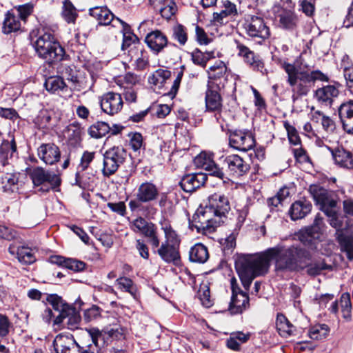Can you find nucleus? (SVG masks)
<instances>
[{
	"instance_id": "1",
	"label": "nucleus",
	"mask_w": 353,
	"mask_h": 353,
	"mask_svg": "<svg viewBox=\"0 0 353 353\" xmlns=\"http://www.w3.org/2000/svg\"><path fill=\"white\" fill-rule=\"evenodd\" d=\"M307 256L308 250L301 246L278 244L258 254L240 255L235 268L243 287L248 290L256 277L268 272L271 260H274L276 271L300 272L302 271V261Z\"/></svg>"
},
{
	"instance_id": "2",
	"label": "nucleus",
	"mask_w": 353,
	"mask_h": 353,
	"mask_svg": "<svg viewBox=\"0 0 353 353\" xmlns=\"http://www.w3.org/2000/svg\"><path fill=\"white\" fill-rule=\"evenodd\" d=\"M303 61L302 54L296 60L294 64L288 63L285 59H279L277 61V63L288 75L287 82L291 88L292 99L294 102L301 97L306 96L311 88L305 71L302 70Z\"/></svg>"
},
{
	"instance_id": "3",
	"label": "nucleus",
	"mask_w": 353,
	"mask_h": 353,
	"mask_svg": "<svg viewBox=\"0 0 353 353\" xmlns=\"http://www.w3.org/2000/svg\"><path fill=\"white\" fill-rule=\"evenodd\" d=\"M33 46L39 57L50 63L63 60L65 53L54 35L48 30L40 32Z\"/></svg>"
},
{
	"instance_id": "4",
	"label": "nucleus",
	"mask_w": 353,
	"mask_h": 353,
	"mask_svg": "<svg viewBox=\"0 0 353 353\" xmlns=\"http://www.w3.org/2000/svg\"><path fill=\"white\" fill-rule=\"evenodd\" d=\"M223 223L216 215L208 203L204 207L197 209L190 222L191 227H194L198 232L204 234H211L216 228Z\"/></svg>"
},
{
	"instance_id": "5",
	"label": "nucleus",
	"mask_w": 353,
	"mask_h": 353,
	"mask_svg": "<svg viewBox=\"0 0 353 353\" xmlns=\"http://www.w3.org/2000/svg\"><path fill=\"white\" fill-rule=\"evenodd\" d=\"M26 175L30 179L34 187L40 186L39 191L48 192L61 185L60 176L53 172L46 170L41 167L27 168Z\"/></svg>"
},
{
	"instance_id": "6",
	"label": "nucleus",
	"mask_w": 353,
	"mask_h": 353,
	"mask_svg": "<svg viewBox=\"0 0 353 353\" xmlns=\"http://www.w3.org/2000/svg\"><path fill=\"white\" fill-rule=\"evenodd\" d=\"M308 191L316 205L324 214H330L337 208L336 196L334 192L327 190L319 185H311Z\"/></svg>"
},
{
	"instance_id": "7",
	"label": "nucleus",
	"mask_w": 353,
	"mask_h": 353,
	"mask_svg": "<svg viewBox=\"0 0 353 353\" xmlns=\"http://www.w3.org/2000/svg\"><path fill=\"white\" fill-rule=\"evenodd\" d=\"M130 228L134 232H139L147 238L153 250L159 247V236L157 228L154 223L148 222L142 217H138L132 221Z\"/></svg>"
},
{
	"instance_id": "8",
	"label": "nucleus",
	"mask_w": 353,
	"mask_h": 353,
	"mask_svg": "<svg viewBox=\"0 0 353 353\" xmlns=\"http://www.w3.org/2000/svg\"><path fill=\"white\" fill-rule=\"evenodd\" d=\"M126 152L122 148L113 147L107 150L103 154V174L105 176L113 174L124 162Z\"/></svg>"
},
{
	"instance_id": "9",
	"label": "nucleus",
	"mask_w": 353,
	"mask_h": 353,
	"mask_svg": "<svg viewBox=\"0 0 353 353\" xmlns=\"http://www.w3.org/2000/svg\"><path fill=\"white\" fill-rule=\"evenodd\" d=\"M246 34L252 38L262 41L269 38L270 32L262 17L252 15L245 19L243 24Z\"/></svg>"
},
{
	"instance_id": "10",
	"label": "nucleus",
	"mask_w": 353,
	"mask_h": 353,
	"mask_svg": "<svg viewBox=\"0 0 353 353\" xmlns=\"http://www.w3.org/2000/svg\"><path fill=\"white\" fill-rule=\"evenodd\" d=\"M323 219L320 214L316 216L313 224L299 231L298 238L305 245L312 247L314 241L319 239L324 230Z\"/></svg>"
},
{
	"instance_id": "11",
	"label": "nucleus",
	"mask_w": 353,
	"mask_h": 353,
	"mask_svg": "<svg viewBox=\"0 0 353 353\" xmlns=\"http://www.w3.org/2000/svg\"><path fill=\"white\" fill-rule=\"evenodd\" d=\"M221 88L217 83L208 81L205 95V109L207 112H220L222 109V97Z\"/></svg>"
},
{
	"instance_id": "12",
	"label": "nucleus",
	"mask_w": 353,
	"mask_h": 353,
	"mask_svg": "<svg viewBox=\"0 0 353 353\" xmlns=\"http://www.w3.org/2000/svg\"><path fill=\"white\" fill-rule=\"evenodd\" d=\"M229 143L233 148L245 152L252 149L255 140L249 131L236 130L230 133Z\"/></svg>"
},
{
	"instance_id": "13",
	"label": "nucleus",
	"mask_w": 353,
	"mask_h": 353,
	"mask_svg": "<svg viewBox=\"0 0 353 353\" xmlns=\"http://www.w3.org/2000/svg\"><path fill=\"white\" fill-rule=\"evenodd\" d=\"M21 20L22 5H19L6 13L2 24V32L8 34L19 31Z\"/></svg>"
},
{
	"instance_id": "14",
	"label": "nucleus",
	"mask_w": 353,
	"mask_h": 353,
	"mask_svg": "<svg viewBox=\"0 0 353 353\" xmlns=\"http://www.w3.org/2000/svg\"><path fill=\"white\" fill-rule=\"evenodd\" d=\"M123 105L121 95L116 92H106L100 99L101 110L109 115H114L119 112L123 108Z\"/></svg>"
},
{
	"instance_id": "15",
	"label": "nucleus",
	"mask_w": 353,
	"mask_h": 353,
	"mask_svg": "<svg viewBox=\"0 0 353 353\" xmlns=\"http://www.w3.org/2000/svg\"><path fill=\"white\" fill-rule=\"evenodd\" d=\"M208 205L214 212L224 222L227 214L230 210V204L229 199L224 194L214 193L208 198Z\"/></svg>"
},
{
	"instance_id": "16",
	"label": "nucleus",
	"mask_w": 353,
	"mask_h": 353,
	"mask_svg": "<svg viewBox=\"0 0 353 353\" xmlns=\"http://www.w3.org/2000/svg\"><path fill=\"white\" fill-rule=\"evenodd\" d=\"M92 343L96 347H99V339L103 337V339H111L112 340L120 339L123 335V330L120 326L114 327H106L101 332L97 328L87 330Z\"/></svg>"
},
{
	"instance_id": "17",
	"label": "nucleus",
	"mask_w": 353,
	"mask_h": 353,
	"mask_svg": "<svg viewBox=\"0 0 353 353\" xmlns=\"http://www.w3.org/2000/svg\"><path fill=\"white\" fill-rule=\"evenodd\" d=\"M236 48L239 50L238 54L243 59L245 63L253 70L263 72L264 64L259 56L256 55L253 51L250 50L247 46L240 42L236 41Z\"/></svg>"
},
{
	"instance_id": "18",
	"label": "nucleus",
	"mask_w": 353,
	"mask_h": 353,
	"mask_svg": "<svg viewBox=\"0 0 353 353\" xmlns=\"http://www.w3.org/2000/svg\"><path fill=\"white\" fill-rule=\"evenodd\" d=\"M223 162L227 166L230 174L234 176H243L250 169V164L237 154L227 156Z\"/></svg>"
},
{
	"instance_id": "19",
	"label": "nucleus",
	"mask_w": 353,
	"mask_h": 353,
	"mask_svg": "<svg viewBox=\"0 0 353 353\" xmlns=\"http://www.w3.org/2000/svg\"><path fill=\"white\" fill-rule=\"evenodd\" d=\"M156 252L165 263L177 265L180 262L179 248L174 245L168 244V242H162L157 248Z\"/></svg>"
},
{
	"instance_id": "20",
	"label": "nucleus",
	"mask_w": 353,
	"mask_h": 353,
	"mask_svg": "<svg viewBox=\"0 0 353 353\" xmlns=\"http://www.w3.org/2000/svg\"><path fill=\"white\" fill-rule=\"evenodd\" d=\"M145 42L149 48L157 54L167 46L168 41L163 32L161 30H155L146 35Z\"/></svg>"
},
{
	"instance_id": "21",
	"label": "nucleus",
	"mask_w": 353,
	"mask_h": 353,
	"mask_svg": "<svg viewBox=\"0 0 353 353\" xmlns=\"http://www.w3.org/2000/svg\"><path fill=\"white\" fill-rule=\"evenodd\" d=\"M311 259V254L308 251V256L302 261V270H305L306 274L312 277L320 275L323 271L331 270L332 266L327 265L324 259L312 260L308 263Z\"/></svg>"
},
{
	"instance_id": "22",
	"label": "nucleus",
	"mask_w": 353,
	"mask_h": 353,
	"mask_svg": "<svg viewBox=\"0 0 353 353\" xmlns=\"http://www.w3.org/2000/svg\"><path fill=\"white\" fill-rule=\"evenodd\" d=\"M37 152L39 158L46 164L53 165L60 159L59 148L54 143H43L39 147Z\"/></svg>"
},
{
	"instance_id": "23",
	"label": "nucleus",
	"mask_w": 353,
	"mask_h": 353,
	"mask_svg": "<svg viewBox=\"0 0 353 353\" xmlns=\"http://www.w3.org/2000/svg\"><path fill=\"white\" fill-rule=\"evenodd\" d=\"M159 195V191L155 184L152 182L142 183L137 189V199L141 203H149L155 201Z\"/></svg>"
},
{
	"instance_id": "24",
	"label": "nucleus",
	"mask_w": 353,
	"mask_h": 353,
	"mask_svg": "<svg viewBox=\"0 0 353 353\" xmlns=\"http://www.w3.org/2000/svg\"><path fill=\"white\" fill-rule=\"evenodd\" d=\"M339 94V90L336 85H327L318 88L315 91L314 97L322 105L330 107Z\"/></svg>"
},
{
	"instance_id": "25",
	"label": "nucleus",
	"mask_w": 353,
	"mask_h": 353,
	"mask_svg": "<svg viewBox=\"0 0 353 353\" xmlns=\"http://www.w3.org/2000/svg\"><path fill=\"white\" fill-rule=\"evenodd\" d=\"M207 180V176L202 172L189 174L184 176L181 181V188L187 192H192L202 186Z\"/></svg>"
},
{
	"instance_id": "26",
	"label": "nucleus",
	"mask_w": 353,
	"mask_h": 353,
	"mask_svg": "<svg viewBox=\"0 0 353 353\" xmlns=\"http://www.w3.org/2000/svg\"><path fill=\"white\" fill-rule=\"evenodd\" d=\"M208 81L217 83L220 88H223L227 81V67L221 61H217L207 70Z\"/></svg>"
},
{
	"instance_id": "27",
	"label": "nucleus",
	"mask_w": 353,
	"mask_h": 353,
	"mask_svg": "<svg viewBox=\"0 0 353 353\" xmlns=\"http://www.w3.org/2000/svg\"><path fill=\"white\" fill-rule=\"evenodd\" d=\"M223 6L220 12H214L212 21L216 25H222L228 22L229 17L238 14L236 6L229 0L222 1Z\"/></svg>"
},
{
	"instance_id": "28",
	"label": "nucleus",
	"mask_w": 353,
	"mask_h": 353,
	"mask_svg": "<svg viewBox=\"0 0 353 353\" xmlns=\"http://www.w3.org/2000/svg\"><path fill=\"white\" fill-rule=\"evenodd\" d=\"M250 305L249 296L245 292L232 295L229 311L232 314H241Z\"/></svg>"
},
{
	"instance_id": "29",
	"label": "nucleus",
	"mask_w": 353,
	"mask_h": 353,
	"mask_svg": "<svg viewBox=\"0 0 353 353\" xmlns=\"http://www.w3.org/2000/svg\"><path fill=\"white\" fill-rule=\"evenodd\" d=\"M89 14L100 26H108L114 19V14L106 6H96L89 10Z\"/></svg>"
},
{
	"instance_id": "30",
	"label": "nucleus",
	"mask_w": 353,
	"mask_h": 353,
	"mask_svg": "<svg viewBox=\"0 0 353 353\" xmlns=\"http://www.w3.org/2000/svg\"><path fill=\"white\" fill-rule=\"evenodd\" d=\"M339 115L344 130L353 126V100H349L340 105Z\"/></svg>"
},
{
	"instance_id": "31",
	"label": "nucleus",
	"mask_w": 353,
	"mask_h": 353,
	"mask_svg": "<svg viewBox=\"0 0 353 353\" xmlns=\"http://www.w3.org/2000/svg\"><path fill=\"white\" fill-rule=\"evenodd\" d=\"M94 154L95 153L93 152L85 151L81 157V162L76 173V184L80 187L86 183V181L84 179V171L94 159Z\"/></svg>"
},
{
	"instance_id": "32",
	"label": "nucleus",
	"mask_w": 353,
	"mask_h": 353,
	"mask_svg": "<svg viewBox=\"0 0 353 353\" xmlns=\"http://www.w3.org/2000/svg\"><path fill=\"white\" fill-rule=\"evenodd\" d=\"M82 129L79 124L73 123L66 127L63 136L69 145L73 147L79 145L81 141Z\"/></svg>"
},
{
	"instance_id": "33",
	"label": "nucleus",
	"mask_w": 353,
	"mask_h": 353,
	"mask_svg": "<svg viewBox=\"0 0 353 353\" xmlns=\"http://www.w3.org/2000/svg\"><path fill=\"white\" fill-rule=\"evenodd\" d=\"M150 2L166 19H170L176 10V5L172 0H150Z\"/></svg>"
},
{
	"instance_id": "34",
	"label": "nucleus",
	"mask_w": 353,
	"mask_h": 353,
	"mask_svg": "<svg viewBox=\"0 0 353 353\" xmlns=\"http://www.w3.org/2000/svg\"><path fill=\"white\" fill-rule=\"evenodd\" d=\"M312 210V204L307 201H295L290 209V215L292 220L303 219Z\"/></svg>"
},
{
	"instance_id": "35",
	"label": "nucleus",
	"mask_w": 353,
	"mask_h": 353,
	"mask_svg": "<svg viewBox=\"0 0 353 353\" xmlns=\"http://www.w3.org/2000/svg\"><path fill=\"white\" fill-rule=\"evenodd\" d=\"M248 214V209L247 207H244L242 210L238 211V217L235 228L234 229L233 232L225 239L228 248H232L235 246L236 238L239 234V231L241 230L247 217Z\"/></svg>"
},
{
	"instance_id": "36",
	"label": "nucleus",
	"mask_w": 353,
	"mask_h": 353,
	"mask_svg": "<svg viewBox=\"0 0 353 353\" xmlns=\"http://www.w3.org/2000/svg\"><path fill=\"white\" fill-rule=\"evenodd\" d=\"M19 178L14 174H0V190L3 192H16L19 190Z\"/></svg>"
},
{
	"instance_id": "37",
	"label": "nucleus",
	"mask_w": 353,
	"mask_h": 353,
	"mask_svg": "<svg viewBox=\"0 0 353 353\" xmlns=\"http://www.w3.org/2000/svg\"><path fill=\"white\" fill-rule=\"evenodd\" d=\"M333 159L336 164L342 168H353V154L345 150H331Z\"/></svg>"
},
{
	"instance_id": "38",
	"label": "nucleus",
	"mask_w": 353,
	"mask_h": 353,
	"mask_svg": "<svg viewBox=\"0 0 353 353\" xmlns=\"http://www.w3.org/2000/svg\"><path fill=\"white\" fill-rule=\"evenodd\" d=\"M190 259L192 262L204 263L209 258L207 248L202 243H196L190 250Z\"/></svg>"
},
{
	"instance_id": "39",
	"label": "nucleus",
	"mask_w": 353,
	"mask_h": 353,
	"mask_svg": "<svg viewBox=\"0 0 353 353\" xmlns=\"http://www.w3.org/2000/svg\"><path fill=\"white\" fill-rule=\"evenodd\" d=\"M46 90L50 93L56 94L63 91L67 88L63 79L59 76H52L47 78L44 83Z\"/></svg>"
},
{
	"instance_id": "40",
	"label": "nucleus",
	"mask_w": 353,
	"mask_h": 353,
	"mask_svg": "<svg viewBox=\"0 0 353 353\" xmlns=\"http://www.w3.org/2000/svg\"><path fill=\"white\" fill-rule=\"evenodd\" d=\"M276 329L283 337H288L294 334V327L282 314H279L276 321Z\"/></svg>"
},
{
	"instance_id": "41",
	"label": "nucleus",
	"mask_w": 353,
	"mask_h": 353,
	"mask_svg": "<svg viewBox=\"0 0 353 353\" xmlns=\"http://www.w3.org/2000/svg\"><path fill=\"white\" fill-rule=\"evenodd\" d=\"M299 18L293 12H285L279 15V25L285 30H293L296 28Z\"/></svg>"
},
{
	"instance_id": "42",
	"label": "nucleus",
	"mask_w": 353,
	"mask_h": 353,
	"mask_svg": "<svg viewBox=\"0 0 353 353\" xmlns=\"http://www.w3.org/2000/svg\"><path fill=\"white\" fill-rule=\"evenodd\" d=\"M16 152L17 145L14 139L12 138L10 141L3 140L0 145V155L3 159V165H5L7 163V160L9 158L13 157Z\"/></svg>"
},
{
	"instance_id": "43",
	"label": "nucleus",
	"mask_w": 353,
	"mask_h": 353,
	"mask_svg": "<svg viewBox=\"0 0 353 353\" xmlns=\"http://www.w3.org/2000/svg\"><path fill=\"white\" fill-rule=\"evenodd\" d=\"M337 241L339 243L341 250L346 253L350 260H353V235L338 233Z\"/></svg>"
},
{
	"instance_id": "44",
	"label": "nucleus",
	"mask_w": 353,
	"mask_h": 353,
	"mask_svg": "<svg viewBox=\"0 0 353 353\" xmlns=\"http://www.w3.org/2000/svg\"><path fill=\"white\" fill-rule=\"evenodd\" d=\"M171 77V72L168 70L158 69L148 78L150 84L161 88Z\"/></svg>"
},
{
	"instance_id": "45",
	"label": "nucleus",
	"mask_w": 353,
	"mask_h": 353,
	"mask_svg": "<svg viewBox=\"0 0 353 353\" xmlns=\"http://www.w3.org/2000/svg\"><path fill=\"white\" fill-rule=\"evenodd\" d=\"M110 132L109 125L103 121H98L92 125L88 129L89 134L95 139H99L105 136Z\"/></svg>"
},
{
	"instance_id": "46",
	"label": "nucleus",
	"mask_w": 353,
	"mask_h": 353,
	"mask_svg": "<svg viewBox=\"0 0 353 353\" xmlns=\"http://www.w3.org/2000/svg\"><path fill=\"white\" fill-rule=\"evenodd\" d=\"M161 229L164 232L165 241L168 244H172L179 248L181 240L176 232L172 228L169 223L161 224Z\"/></svg>"
},
{
	"instance_id": "47",
	"label": "nucleus",
	"mask_w": 353,
	"mask_h": 353,
	"mask_svg": "<svg viewBox=\"0 0 353 353\" xmlns=\"http://www.w3.org/2000/svg\"><path fill=\"white\" fill-rule=\"evenodd\" d=\"M171 37L181 46H184L188 38L187 28L182 24H175L172 28Z\"/></svg>"
},
{
	"instance_id": "48",
	"label": "nucleus",
	"mask_w": 353,
	"mask_h": 353,
	"mask_svg": "<svg viewBox=\"0 0 353 353\" xmlns=\"http://www.w3.org/2000/svg\"><path fill=\"white\" fill-rule=\"evenodd\" d=\"M213 57V52H203L200 50L196 49L192 52V60L193 63L202 68H205L208 61Z\"/></svg>"
},
{
	"instance_id": "49",
	"label": "nucleus",
	"mask_w": 353,
	"mask_h": 353,
	"mask_svg": "<svg viewBox=\"0 0 353 353\" xmlns=\"http://www.w3.org/2000/svg\"><path fill=\"white\" fill-rule=\"evenodd\" d=\"M61 15L64 20L68 23H74L76 21L78 16L76 8L68 0L63 1Z\"/></svg>"
},
{
	"instance_id": "50",
	"label": "nucleus",
	"mask_w": 353,
	"mask_h": 353,
	"mask_svg": "<svg viewBox=\"0 0 353 353\" xmlns=\"http://www.w3.org/2000/svg\"><path fill=\"white\" fill-rule=\"evenodd\" d=\"M328 217V222L330 225L336 229L335 236L337 240L338 233H344L342 230L343 222L341 218L338 214V209L336 208L332 210V213L330 214H325Z\"/></svg>"
},
{
	"instance_id": "51",
	"label": "nucleus",
	"mask_w": 353,
	"mask_h": 353,
	"mask_svg": "<svg viewBox=\"0 0 353 353\" xmlns=\"http://www.w3.org/2000/svg\"><path fill=\"white\" fill-rule=\"evenodd\" d=\"M64 74L67 79L72 83L74 89L80 90L82 88V81L79 77L76 70L70 66L65 67Z\"/></svg>"
},
{
	"instance_id": "52",
	"label": "nucleus",
	"mask_w": 353,
	"mask_h": 353,
	"mask_svg": "<svg viewBox=\"0 0 353 353\" xmlns=\"http://www.w3.org/2000/svg\"><path fill=\"white\" fill-rule=\"evenodd\" d=\"M329 331L330 329L327 325H319L310 329L309 335L312 339L321 340L328 335Z\"/></svg>"
},
{
	"instance_id": "53",
	"label": "nucleus",
	"mask_w": 353,
	"mask_h": 353,
	"mask_svg": "<svg viewBox=\"0 0 353 353\" xmlns=\"http://www.w3.org/2000/svg\"><path fill=\"white\" fill-rule=\"evenodd\" d=\"M132 45H134V48L137 50L143 46L140 43L139 37L135 34L123 35L121 50H125L128 49Z\"/></svg>"
},
{
	"instance_id": "54",
	"label": "nucleus",
	"mask_w": 353,
	"mask_h": 353,
	"mask_svg": "<svg viewBox=\"0 0 353 353\" xmlns=\"http://www.w3.org/2000/svg\"><path fill=\"white\" fill-rule=\"evenodd\" d=\"M283 125L287 131L288 138L290 143L294 145H301V138L295 127L290 125L288 121H285Z\"/></svg>"
},
{
	"instance_id": "55",
	"label": "nucleus",
	"mask_w": 353,
	"mask_h": 353,
	"mask_svg": "<svg viewBox=\"0 0 353 353\" xmlns=\"http://www.w3.org/2000/svg\"><path fill=\"white\" fill-rule=\"evenodd\" d=\"M202 166L204 167L205 170L209 172V174L220 179L225 178V174L222 169L220 168L214 162L209 161L208 162L205 160L202 163Z\"/></svg>"
},
{
	"instance_id": "56",
	"label": "nucleus",
	"mask_w": 353,
	"mask_h": 353,
	"mask_svg": "<svg viewBox=\"0 0 353 353\" xmlns=\"http://www.w3.org/2000/svg\"><path fill=\"white\" fill-rule=\"evenodd\" d=\"M46 301L52 306L53 309L57 311L66 309V307H71L65 303L62 298L56 294H48Z\"/></svg>"
},
{
	"instance_id": "57",
	"label": "nucleus",
	"mask_w": 353,
	"mask_h": 353,
	"mask_svg": "<svg viewBox=\"0 0 353 353\" xmlns=\"http://www.w3.org/2000/svg\"><path fill=\"white\" fill-rule=\"evenodd\" d=\"M316 0H299L300 10L308 17H314L315 14V5Z\"/></svg>"
},
{
	"instance_id": "58",
	"label": "nucleus",
	"mask_w": 353,
	"mask_h": 353,
	"mask_svg": "<svg viewBox=\"0 0 353 353\" xmlns=\"http://www.w3.org/2000/svg\"><path fill=\"white\" fill-rule=\"evenodd\" d=\"M341 312L344 319L350 320L351 318L352 303L348 293H344L341 297Z\"/></svg>"
},
{
	"instance_id": "59",
	"label": "nucleus",
	"mask_w": 353,
	"mask_h": 353,
	"mask_svg": "<svg viewBox=\"0 0 353 353\" xmlns=\"http://www.w3.org/2000/svg\"><path fill=\"white\" fill-rule=\"evenodd\" d=\"M198 296L204 307H210L213 305V301L210 299V288L208 285L201 286L198 292Z\"/></svg>"
},
{
	"instance_id": "60",
	"label": "nucleus",
	"mask_w": 353,
	"mask_h": 353,
	"mask_svg": "<svg viewBox=\"0 0 353 353\" xmlns=\"http://www.w3.org/2000/svg\"><path fill=\"white\" fill-rule=\"evenodd\" d=\"M116 283L121 290L127 292L132 295L134 294L135 290L134 283L130 279L125 276H121L116 280Z\"/></svg>"
},
{
	"instance_id": "61",
	"label": "nucleus",
	"mask_w": 353,
	"mask_h": 353,
	"mask_svg": "<svg viewBox=\"0 0 353 353\" xmlns=\"http://www.w3.org/2000/svg\"><path fill=\"white\" fill-rule=\"evenodd\" d=\"M140 52V57H139L136 61V68L139 70H143L149 65V56L147 51L144 50L143 46L139 49Z\"/></svg>"
},
{
	"instance_id": "62",
	"label": "nucleus",
	"mask_w": 353,
	"mask_h": 353,
	"mask_svg": "<svg viewBox=\"0 0 353 353\" xmlns=\"http://www.w3.org/2000/svg\"><path fill=\"white\" fill-rule=\"evenodd\" d=\"M305 74L311 85L316 81H328L329 80L327 76L319 70H313L310 72L305 71Z\"/></svg>"
},
{
	"instance_id": "63",
	"label": "nucleus",
	"mask_w": 353,
	"mask_h": 353,
	"mask_svg": "<svg viewBox=\"0 0 353 353\" xmlns=\"http://www.w3.org/2000/svg\"><path fill=\"white\" fill-rule=\"evenodd\" d=\"M100 316L101 309L97 305H93L90 308L85 310L83 314V318L86 322H90L97 319Z\"/></svg>"
},
{
	"instance_id": "64",
	"label": "nucleus",
	"mask_w": 353,
	"mask_h": 353,
	"mask_svg": "<svg viewBox=\"0 0 353 353\" xmlns=\"http://www.w3.org/2000/svg\"><path fill=\"white\" fill-rule=\"evenodd\" d=\"M135 247L141 258L145 260L149 259V248L143 239H137Z\"/></svg>"
}]
</instances>
